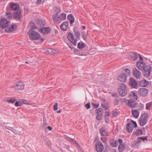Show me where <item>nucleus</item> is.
Segmentation results:
<instances>
[{
    "mask_svg": "<svg viewBox=\"0 0 152 152\" xmlns=\"http://www.w3.org/2000/svg\"><path fill=\"white\" fill-rule=\"evenodd\" d=\"M100 133L103 136H108V132L107 130L104 128H102L101 129Z\"/></svg>",
    "mask_w": 152,
    "mask_h": 152,
    "instance_id": "nucleus-24",
    "label": "nucleus"
},
{
    "mask_svg": "<svg viewBox=\"0 0 152 152\" xmlns=\"http://www.w3.org/2000/svg\"><path fill=\"white\" fill-rule=\"evenodd\" d=\"M134 127L132 126V123L129 122L126 125V129L129 133L132 132L133 129Z\"/></svg>",
    "mask_w": 152,
    "mask_h": 152,
    "instance_id": "nucleus-19",
    "label": "nucleus"
},
{
    "mask_svg": "<svg viewBox=\"0 0 152 152\" xmlns=\"http://www.w3.org/2000/svg\"><path fill=\"white\" fill-rule=\"evenodd\" d=\"M10 22L6 19L3 18L0 21V26L2 28H6L5 31L8 32L12 31L17 28L16 26L10 25Z\"/></svg>",
    "mask_w": 152,
    "mask_h": 152,
    "instance_id": "nucleus-1",
    "label": "nucleus"
},
{
    "mask_svg": "<svg viewBox=\"0 0 152 152\" xmlns=\"http://www.w3.org/2000/svg\"><path fill=\"white\" fill-rule=\"evenodd\" d=\"M68 45L69 47V48H71V49H72V48L71 47V46L69 44H68Z\"/></svg>",
    "mask_w": 152,
    "mask_h": 152,
    "instance_id": "nucleus-63",
    "label": "nucleus"
},
{
    "mask_svg": "<svg viewBox=\"0 0 152 152\" xmlns=\"http://www.w3.org/2000/svg\"><path fill=\"white\" fill-rule=\"evenodd\" d=\"M120 95L122 96H124L127 93V87L126 85L121 83L119 84L118 89Z\"/></svg>",
    "mask_w": 152,
    "mask_h": 152,
    "instance_id": "nucleus-3",
    "label": "nucleus"
},
{
    "mask_svg": "<svg viewBox=\"0 0 152 152\" xmlns=\"http://www.w3.org/2000/svg\"><path fill=\"white\" fill-rule=\"evenodd\" d=\"M61 112V110H59L57 111V112L58 113H60Z\"/></svg>",
    "mask_w": 152,
    "mask_h": 152,
    "instance_id": "nucleus-64",
    "label": "nucleus"
},
{
    "mask_svg": "<svg viewBox=\"0 0 152 152\" xmlns=\"http://www.w3.org/2000/svg\"><path fill=\"white\" fill-rule=\"evenodd\" d=\"M118 142L119 143V145L122 144L123 140L122 139H120L118 140Z\"/></svg>",
    "mask_w": 152,
    "mask_h": 152,
    "instance_id": "nucleus-53",
    "label": "nucleus"
},
{
    "mask_svg": "<svg viewBox=\"0 0 152 152\" xmlns=\"http://www.w3.org/2000/svg\"><path fill=\"white\" fill-rule=\"evenodd\" d=\"M52 54H55L56 53V51L54 49H52Z\"/></svg>",
    "mask_w": 152,
    "mask_h": 152,
    "instance_id": "nucleus-56",
    "label": "nucleus"
},
{
    "mask_svg": "<svg viewBox=\"0 0 152 152\" xmlns=\"http://www.w3.org/2000/svg\"><path fill=\"white\" fill-rule=\"evenodd\" d=\"M101 140L104 143H105L106 142V139L104 137H102L101 138Z\"/></svg>",
    "mask_w": 152,
    "mask_h": 152,
    "instance_id": "nucleus-54",
    "label": "nucleus"
},
{
    "mask_svg": "<svg viewBox=\"0 0 152 152\" xmlns=\"http://www.w3.org/2000/svg\"><path fill=\"white\" fill-rule=\"evenodd\" d=\"M52 51V49H48L47 50V52L48 54H51Z\"/></svg>",
    "mask_w": 152,
    "mask_h": 152,
    "instance_id": "nucleus-50",
    "label": "nucleus"
},
{
    "mask_svg": "<svg viewBox=\"0 0 152 152\" xmlns=\"http://www.w3.org/2000/svg\"><path fill=\"white\" fill-rule=\"evenodd\" d=\"M68 38L71 43L73 44L75 46H76V45L77 40L76 39L74 38V36L72 34L71 32H69L68 34Z\"/></svg>",
    "mask_w": 152,
    "mask_h": 152,
    "instance_id": "nucleus-6",
    "label": "nucleus"
},
{
    "mask_svg": "<svg viewBox=\"0 0 152 152\" xmlns=\"http://www.w3.org/2000/svg\"><path fill=\"white\" fill-rule=\"evenodd\" d=\"M102 115L98 114L96 116V118L98 120H101L102 119Z\"/></svg>",
    "mask_w": 152,
    "mask_h": 152,
    "instance_id": "nucleus-48",
    "label": "nucleus"
},
{
    "mask_svg": "<svg viewBox=\"0 0 152 152\" xmlns=\"http://www.w3.org/2000/svg\"><path fill=\"white\" fill-rule=\"evenodd\" d=\"M68 27V23L67 21L64 22L60 26V28L63 31H66Z\"/></svg>",
    "mask_w": 152,
    "mask_h": 152,
    "instance_id": "nucleus-17",
    "label": "nucleus"
},
{
    "mask_svg": "<svg viewBox=\"0 0 152 152\" xmlns=\"http://www.w3.org/2000/svg\"><path fill=\"white\" fill-rule=\"evenodd\" d=\"M126 103L128 106L131 107H135L137 105V103L135 102L132 100L130 99L127 100L126 101Z\"/></svg>",
    "mask_w": 152,
    "mask_h": 152,
    "instance_id": "nucleus-18",
    "label": "nucleus"
},
{
    "mask_svg": "<svg viewBox=\"0 0 152 152\" xmlns=\"http://www.w3.org/2000/svg\"><path fill=\"white\" fill-rule=\"evenodd\" d=\"M126 144L123 143L119 145L118 147V151L119 152H122L124 149Z\"/></svg>",
    "mask_w": 152,
    "mask_h": 152,
    "instance_id": "nucleus-26",
    "label": "nucleus"
},
{
    "mask_svg": "<svg viewBox=\"0 0 152 152\" xmlns=\"http://www.w3.org/2000/svg\"><path fill=\"white\" fill-rule=\"evenodd\" d=\"M30 24L31 26V28L30 29V30H31V31H33L32 30L34 29H37V28L35 26L34 23L32 22H31L30 23Z\"/></svg>",
    "mask_w": 152,
    "mask_h": 152,
    "instance_id": "nucleus-30",
    "label": "nucleus"
},
{
    "mask_svg": "<svg viewBox=\"0 0 152 152\" xmlns=\"http://www.w3.org/2000/svg\"><path fill=\"white\" fill-rule=\"evenodd\" d=\"M82 36L83 39L86 40L87 38V36L86 34V33L85 31H83L82 33Z\"/></svg>",
    "mask_w": 152,
    "mask_h": 152,
    "instance_id": "nucleus-43",
    "label": "nucleus"
},
{
    "mask_svg": "<svg viewBox=\"0 0 152 152\" xmlns=\"http://www.w3.org/2000/svg\"><path fill=\"white\" fill-rule=\"evenodd\" d=\"M119 114V112L116 110H114L113 111V117H116Z\"/></svg>",
    "mask_w": 152,
    "mask_h": 152,
    "instance_id": "nucleus-36",
    "label": "nucleus"
},
{
    "mask_svg": "<svg viewBox=\"0 0 152 152\" xmlns=\"http://www.w3.org/2000/svg\"><path fill=\"white\" fill-rule=\"evenodd\" d=\"M5 127L7 129H8L10 130V129H11V127H9V126H5Z\"/></svg>",
    "mask_w": 152,
    "mask_h": 152,
    "instance_id": "nucleus-61",
    "label": "nucleus"
},
{
    "mask_svg": "<svg viewBox=\"0 0 152 152\" xmlns=\"http://www.w3.org/2000/svg\"><path fill=\"white\" fill-rule=\"evenodd\" d=\"M45 0H37L36 3L37 4H41L43 3Z\"/></svg>",
    "mask_w": 152,
    "mask_h": 152,
    "instance_id": "nucleus-44",
    "label": "nucleus"
},
{
    "mask_svg": "<svg viewBox=\"0 0 152 152\" xmlns=\"http://www.w3.org/2000/svg\"><path fill=\"white\" fill-rule=\"evenodd\" d=\"M85 46L84 44L83 43H81L79 42L78 44L77 48L80 49H82L84 48Z\"/></svg>",
    "mask_w": 152,
    "mask_h": 152,
    "instance_id": "nucleus-33",
    "label": "nucleus"
},
{
    "mask_svg": "<svg viewBox=\"0 0 152 152\" xmlns=\"http://www.w3.org/2000/svg\"><path fill=\"white\" fill-rule=\"evenodd\" d=\"M148 90L147 89L144 88H139L138 91L139 95L142 96H145L148 95Z\"/></svg>",
    "mask_w": 152,
    "mask_h": 152,
    "instance_id": "nucleus-7",
    "label": "nucleus"
},
{
    "mask_svg": "<svg viewBox=\"0 0 152 152\" xmlns=\"http://www.w3.org/2000/svg\"><path fill=\"white\" fill-rule=\"evenodd\" d=\"M59 17L60 20H61V21L62 20H65L66 18V15L65 13H62L60 16H59Z\"/></svg>",
    "mask_w": 152,
    "mask_h": 152,
    "instance_id": "nucleus-31",
    "label": "nucleus"
},
{
    "mask_svg": "<svg viewBox=\"0 0 152 152\" xmlns=\"http://www.w3.org/2000/svg\"><path fill=\"white\" fill-rule=\"evenodd\" d=\"M17 100V99L15 98H12L11 99L7 101L8 102L13 103Z\"/></svg>",
    "mask_w": 152,
    "mask_h": 152,
    "instance_id": "nucleus-41",
    "label": "nucleus"
},
{
    "mask_svg": "<svg viewBox=\"0 0 152 152\" xmlns=\"http://www.w3.org/2000/svg\"><path fill=\"white\" fill-rule=\"evenodd\" d=\"M68 19L70 20V23L72 24L74 22V18L73 15L70 14L68 16Z\"/></svg>",
    "mask_w": 152,
    "mask_h": 152,
    "instance_id": "nucleus-27",
    "label": "nucleus"
},
{
    "mask_svg": "<svg viewBox=\"0 0 152 152\" xmlns=\"http://www.w3.org/2000/svg\"><path fill=\"white\" fill-rule=\"evenodd\" d=\"M105 115L106 116H109L110 113L109 112L106 111L105 113Z\"/></svg>",
    "mask_w": 152,
    "mask_h": 152,
    "instance_id": "nucleus-52",
    "label": "nucleus"
},
{
    "mask_svg": "<svg viewBox=\"0 0 152 152\" xmlns=\"http://www.w3.org/2000/svg\"><path fill=\"white\" fill-rule=\"evenodd\" d=\"M23 83L21 82H17L13 86V87L16 89L23 90L24 88Z\"/></svg>",
    "mask_w": 152,
    "mask_h": 152,
    "instance_id": "nucleus-10",
    "label": "nucleus"
},
{
    "mask_svg": "<svg viewBox=\"0 0 152 152\" xmlns=\"http://www.w3.org/2000/svg\"><path fill=\"white\" fill-rule=\"evenodd\" d=\"M133 72L134 77L137 78L139 79L141 75V73L136 68H134L133 69Z\"/></svg>",
    "mask_w": 152,
    "mask_h": 152,
    "instance_id": "nucleus-13",
    "label": "nucleus"
},
{
    "mask_svg": "<svg viewBox=\"0 0 152 152\" xmlns=\"http://www.w3.org/2000/svg\"><path fill=\"white\" fill-rule=\"evenodd\" d=\"M92 104L93 105V106L95 108H97L99 106V104H95L93 103Z\"/></svg>",
    "mask_w": 152,
    "mask_h": 152,
    "instance_id": "nucleus-55",
    "label": "nucleus"
},
{
    "mask_svg": "<svg viewBox=\"0 0 152 152\" xmlns=\"http://www.w3.org/2000/svg\"><path fill=\"white\" fill-rule=\"evenodd\" d=\"M39 31L42 33L48 34L50 31V28L49 27H46L44 28H40L39 29Z\"/></svg>",
    "mask_w": 152,
    "mask_h": 152,
    "instance_id": "nucleus-21",
    "label": "nucleus"
},
{
    "mask_svg": "<svg viewBox=\"0 0 152 152\" xmlns=\"http://www.w3.org/2000/svg\"><path fill=\"white\" fill-rule=\"evenodd\" d=\"M75 35L77 38H79L80 36V34L79 32L78 31L75 32L74 33Z\"/></svg>",
    "mask_w": 152,
    "mask_h": 152,
    "instance_id": "nucleus-40",
    "label": "nucleus"
},
{
    "mask_svg": "<svg viewBox=\"0 0 152 152\" xmlns=\"http://www.w3.org/2000/svg\"><path fill=\"white\" fill-rule=\"evenodd\" d=\"M148 82L145 80H141L140 82V86L145 87L149 85Z\"/></svg>",
    "mask_w": 152,
    "mask_h": 152,
    "instance_id": "nucleus-23",
    "label": "nucleus"
},
{
    "mask_svg": "<svg viewBox=\"0 0 152 152\" xmlns=\"http://www.w3.org/2000/svg\"><path fill=\"white\" fill-rule=\"evenodd\" d=\"M137 67L141 70H143L147 66L145 63L143 61H138L136 63Z\"/></svg>",
    "mask_w": 152,
    "mask_h": 152,
    "instance_id": "nucleus-11",
    "label": "nucleus"
},
{
    "mask_svg": "<svg viewBox=\"0 0 152 152\" xmlns=\"http://www.w3.org/2000/svg\"><path fill=\"white\" fill-rule=\"evenodd\" d=\"M10 6L11 8L14 10V11L20 10L19 5L17 3H11Z\"/></svg>",
    "mask_w": 152,
    "mask_h": 152,
    "instance_id": "nucleus-15",
    "label": "nucleus"
},
{
    "mask_svg": "<svg viewBox=\"0 0 152 152\" xmlns=\"http://www.w3.org/2000/svg\"><path fill=\"white\" fill-rule=\"evenodd\" d=\"M22 100H23L24 101V102H23V104H26L27 103L26 102L27 101L26 100H25L24 99H22Z\"/></svg>",
    "mask_w": 152,
    "mask_h": 152,
    "instance_id": "nucleus-62",
    "label": "nucleus"
},
{
    "mask_svg": "<svg viewBox=\"0 0 152 152\" xmlns=\"http://www.w3.org/2000/svg\"><path fill=\"white\" fill-rule=\"evenodd\" d=\"M49 131H51L52 129V127L50 126H48L47 127Z\"/></svg>",
    "mask_w": 152,
    "mask_h": 152,
    "instance_id": "nucleus-60",
    "label": "nucleus"
},
{
    "mask_svg": "<svg viewBox=\"0 0 152 152\" xmlns=\"http://www.w3.org/2000/svg\"><path fill=\"white\" fill-rule=\"evenodd\" d=\"M125 71V75L127 77L129 76L130 73V71L129 69H124Z\"/></svg>",
    "mask_w": 152,
    "mask_h": 152,
    "instance_id": "nucleus-35",
    "label": "nucleus"
},
{
    "mask_svg": "<svg viewBox=\"0 0 152 152\" xmlns=\"http://www.w3.org/2000/svg\"><path fill=\"white\" fill-rule=\"evenodd\" d=\"M140 139L142 140L143 141H144L145 140H147V137H141Z\"/></svg>",
    "mask_w": 152,
    "mask_h": 152,
    "instance_id": "nucleus-57",
    "label": "nucleus"
},
{
    "mask_svg": "<svg viewBox=\"0 0 152 152\" xmlns=\"http://www.w3.org/2000/svg\"><path fill=\"white\" fill-rule=\"evenodd\" d=\"M141 141L139 140H134L133 142L132 145L135 148H138L141 142Z\"/></svg>",
    "mask_w": 152,
    "mask_h": 152,
    "instance_id": "nucleus-22",
    "label": "nucleus"
},
{
    "mask_svg": "<svg viewBox=\"0 0 152 152\" xmlns=\"http://www.w3.org/2000/svg\"><path fill=\"white\" fill-rule=\"evenodd\" d=\"M56 11L57 12V13L58 12H60V10L59 8H58L56 7Z\"/></svg>",
    "mask_w": 152,
    "mask_h": 152,
    "instance_id": "nucleus-58",
    "label": "nucleus"
},
{
    "mask_svg": "<svg viewBox=\"0 0 152 152\" xmlns=\"http://www.w3.org/2000/svg\"><path fill=\"white\" fill-rule=\"evenodd\" d=\"M37 23V25L40 27L43 26L45 24V21L41 20H38Z\"/></svg>",
    "mask_w": 152,
    "mask_h": 152,
    "instance_id": "nucleus-28",
    "label": "nucleus"
},
{
    "mask_svg": "<svg viewBox=\"0 0 152 152\" xmlns=\"http://www.w3.org/2000/svg\"><path fill=\"white\" fill-rule=\"evenodd\" d=\"M102 111L103 109L101 108H99L97 110L96 113L97 114L102 115Z\"/></svg>",
    "mask_w": 152,
    "mask_h": 152,
    "instance_id": "nucleus-37",
    "label": "nucleus"
},
{
    "mask_svg": "<svg viewBox=\"0 0 152 152\" xmlns=\"http://www.w3.org/2000/svg\"><path fill=\"white\" fill-rule=\"evenodd\" d=\"M138 54L137 53H134L132 56V58L134 60H136L137 59Z\"/></svg>",
    "mask_w": 152,
    "mask_h": 152,
    "instance_id": "nucleus-34",
    "label": "nucleus"
},
{
    "mask_svg": "<svg viewBox=\"0 0 152 152\" xmlns=\"http://www.w3.org/2000/svg\"><path fill=\"white\" fill-rule=\"evenodd\" d=\"M30 39L32 40L40 39L42 41L44 40L42 37H40V35L39 33L34 31H31L30 30L28 32Z\"/></svg>",
    "mask_w": 152,
    "mask_h": 152,
    "instance_id": "nucleus-2",
    "label": "nucleus"
},
{
    "mask_svg": "<svg viewBox=\"0 0 152 152\" xmlns=\"http://www.w3.org/2000/svg\"><path fill=\"white\" fill-rule=\"evenodd\" d=\"M148 115L147 113L142 114L139 119L140 125L143 126L147 123Z\"/></svg>",
    "mask_w": 152,
    "mask_h": 152,
    "instance_id": "nucleus-4",
    "label": "nucleus"
},
{
    "mask_svg": "<svg viewBox=\"0 0 152 152\" xmlns=\"http://www.w3.org/2000/svg\"><path fill=\"white\" fill-rule=\"evenodd\" d=\"M6 15L9 19H12L13 18V15L11 13L8 12L6 14Z\"/></svg>",
    "mask_w": 152,
    "mask_h": 152,
    "instance_id": "nucleus-39",
    "label": "nucleus"
},
{
    "mask_svg": "<svg viewBox=\"0 0 152 152\" xmlns=\"http://www.w3.org/2000/svg\"><path fill=\"white\" fill-rule=\"evenodd\" d=\"M110 144V145L113 147H116L118 145L117 142L116 141H115L114 142L111 143Z\"/></svg>",
    "mask_w": 152,
    "mask_h": 152,
    "instance_id": "nucleus-38",
    "label": "nucleus"
},
{
    "mask_svg": "<svg viewBox=\"0 0 152 152\" xmlns=\"http://www.w3.org/2000/svg\"><path fill=\"white\" fill-rule=\"evenodd\" d=\"M101 105L102 107L104 108L106 110H107L109 107L108 105L105 104H102Z\"/></svg>",
    "mask_w": 152,
    "mask_h": 152,
    "instance_id": "nucleus-46",
    "label": "nucleus"
},
{
    "mask_svg": "<svg viewBox=\"0 0 152 152\" xmlns=\"http://www.w3.org/2000/svg\"><path fill=\"white\" fill-rule=\"evenodd\" d=\"M152 104L151 103H148L146 104V109L147 110H149L151 107V106Z\"/></svg>",
    "mask_w": 152,
    "mask_h": 152,
    "instance_id": "nucleus-42",
    "label": "nucleus"
},
{
    "mask_svg": "<svg viewBox=\"0 0 152 152\" xmlns=\"http://www.w3.org/2000/svg\"><path fill=\"white\" fill-rule=\"evenodd\" d=\"M143 131L141 129H138L137 130L135 133L137 136H139L142 135L143 134Z\"/></svg>",
    "mask_w": 152,
    "mask_h": 152,
    "instance_id": "nucleus-29",
    "label": "nucleus"
},
{
    "mask_svg": "<svg viewBox=\"0 0 152 152\" xmlns=\"http://www.w3.org/2000/svg\"><path fill=\"white\" fill-rule=\"evenodd\" d=\"M11 129H10V130L12 131L14 133L16 134H18L16 130L14 129L13 128H11Z\"/></svg>",
    "mask_w": 152,
    "mask_h": 152,
    "instance_id": "nucleus-47",
    "label": "nucleus"
},
{
    "mask_svg": "<svg viewBox=\"0 0 152 152\" xmlns=\"http://www.w3.org/2000/svg\"><path fill=\"white\" fill-rule=\"evenodd\" d=\"M133 116L135 118H137L139 115V112L137 110H132Z\"/></svg>",
    "mask_w": 152,
    "mask_h": 152,
    "instance_id": "nucleus-25",
    "label": "nucleus"
},
{
    "mask_svg": "<svg viewBox=\"0 0 152 152\" xmlns=\"http://www.w3.org/2000/svg\"><path fill=\"white\" fill-rule=\"evenodd\" d=\"M22 14L20 10L14 11L13 16V18L16 20H20Z\"/></svg>",
    "mask_w": 152,
    "mask_h": 152,
    "instance_id": "nucleus-9",
    "label": "nucleus"
},
{
    "mask_svg": "<svg viewBox=\"0 0 152 152\" xmlns=\"http://www.w3.org/2000/svg\"><path fill=\"white\" fill-rule=\"evenodd\" d=\"M129 86L133 88L137 89L138 88L137 82L133 77H131L129 78Z\"/></svg>",
    "mask_w": 152,
    "mask_h": 152,
    "instance_id": "nucleus-5",
    "label": "nucleus"
},
{
    "mask_svg": "<svg viewBox=\"0 0 152 152\" xmlns=\"http://www.w3.org/2000/svg\"><path fill=\"white\" fill-rule=\"evenodd\" d=\"M131 123H132V126L134 124V126L135 127H137V124L136 122L132 120L131 122Z\"/></svg>",
    "mask_w": 152,
    "mask_h": 152,
    "instance_id": "nucleus-49",
    "label": "nucleus"
},
{
    "mask_svg": "<svg viewBox=\"0 0 152 152\" xmlns=\"http://www.w3.org/2000/svg\"><path fill=\"white\" fill-rule=\"evenodd\" d=\"M96 147V150L98 152H102L104 149V147L100 141L97 143Z\"/></svg>",
    "mask_w": 152,
    "mask_h": 152,
    "instance_id": "nucleus-12",
    "label": "nucleus"
},
{
    "mask_svg": "<svg viewBox=\"0 0 152 152\" xmlns=\"http://www.w3.org/2000/svg\"><path fill=\"white\" fill-rule=\"evenodd\" d=\"M23 102H24V101L21 100L20 101L16 102L15 105L16 106H20L22 104Z\"/></svg>",
    "mask_w": 152,
    "mask_h": 152,
    "instance_id": "nucleus-32",
    "label": "nucleus"
},
{
    "mask_svg": "<svg viewBox=\"0 0 152 152\" xmlns=\"http://www.w3.org/2000/svg\"><path fill=\"white\" fill-rule=\"evenodd\" d=\"M138 56H139L140 60V61H142L143 58L142 57L140 56V55L139 54H138Z\"/></svg>",
    "mask_w": 152,
    "mask_h": 152,
    "instance_id": "nucleus-59",
    "label": "nucleus"
},
{
    "mask_svg": "<svg viewBox=\"0 0 152 152\" xmlns=\"http://www.w3.org/2000/svg\"><path fill=\"white\" fill-rule=\"evenodd\" d=\"M59 12H58L56 14H53L52 15L53 21L57 23H59L61 22V20H60L59 17L58 16V13Z\"/></svg>",
    "mask_w": 152,
    "mask_h": 152,
    "instance_id": "nucleus-14",
    "label": "nucleus"
},
{
    "mask_svg": "<svg viewBox=\"0 0 152 152\" xmlns=\"http://www.w3.org/2000/svg\"><path fill=\"white\" fill-rule=\"evenodd\" d=\"M58 105L57 103H55L53 106V109L54 110H58Z\"/></svg>",
    "mask_w": 152,
    "mask_h": 152,
    "instance_id": "nucleus-45",
    "label": "nucleus"
},
{
    "mask_svg": "<svg viewBox=\"0 0 152 152\" xmlns=\"http://www.w3.org/2000/svg\"><path fill=\"white\" fill-rule=\"evenodd\" d=\"M85 106L86 108L88 109L90 108V103H88L85 105Z\"/></svg>",
    "mask_w": 152,
    "mask_h": 152,
    "instance_id": "nucleus-51",
    "label": "nucleus"
},
{
    "mask_svg": "<svg viewBox=\"0 0 152 152\" xmlns=\"http://www.w3.org/2000/svg\"><path fill=\"white\" fill-rule=\"evenodd\" d=\"M151 66L147 65L143 70V74L144 76L147 77L150 76V74L151 71Z\"/></svg>",
    "mask_w": 152,
    "mask_h": 152,
    "instance_id": "nucleus-8",
    "label": "nucleus"
},
{
    "mask_svg": "<svg viewBox=\"0 0 152 152\" xmlns=\"http://www.w3.org/2000/svg\"><path fill=\"white\" fill-rule=\"evenodd\" d=\"M129 97L130 99H134L137 100L138 96L136 93L134 91H132L130 93Z\"/></svg>",
    "mask_w": 152,
    "mask_h": 152,
    "instance_id": "nucleus-20",
    "label": "nucleus"
},
{
    "mask_svg": "<svg viewBox=\"0 0 152 152\" xmlns=\"http://www.w3.org/2000/svg\"><path fill=\"white\" fill-rule=\"evenodd\" d=\"M127 76L124 74L122 73L118 76V80L122 82H125L127 80Z\"/></svg>",
    "mask_w": 152,
    "mask_h": 152,
    "instance_id": "nucleus-16",
    "label": "nucleus"
}]
</instances>
